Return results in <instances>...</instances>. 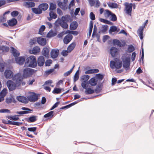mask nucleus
I'll return each mask as SVG.
<instances>
[{
	"label": "nucleus",
	"mask_w": 154,
	"mask_h": 154,
	"mask_svg": "<svg viewBox=\"0 0 154 154\" xmlns=\"http://www.w3.org/2000/svg\"><path fill=\"white\" fill-rule=\"evenodd\" d=\"M23 79V77L20 73L15 74L12 78V80L16 82L18 86L21 85Z\"/></svg>",
	"instance_id": "1"
},
{
	"label": "nucleus",
	"mask_w": 154,
	"mask_h": 154,
	"mask_svg": "<svg viewBox=\"0 0 154 154\" xmlns=\"http://www.w3.org/2000/svg\"><path fill=\"white\" fill-rule=\"evenodd\" d=\"M110 68L112 69L116 68V69H119L122 66V62L121 61H114L111 60L110 62Z\"/></svg>",
	"instance_id": "2"
},
{
	"label": "nucleus",
	"mask_w": 154,
	"mask_h": 154,
	"mask_svg": "<svg viewBox=\"0 0 154 154\" xmlns=\"http://www.w3.org/2000/svg\"><path fill=\"white\" fill-rule=\"evenodd\" d=\"M107 15V17H109L111 16L110 20L112 21H116L117 20V18L116 14L112 13L109 10L106 9L105 10L104 13V15L106 17Z\"/></svg>",
	"instance_id": "3"
},
{
	"label": "nucleus",
	"mask_w": 154,
	"mask_h": 154,
	"mask_svg": "<svg viewBox=\"0 0 154 154\" xmlns=\"http://www.w3.org/2000/svg\"><path fill=\"white\" fill-rule=\"evenodd\" d=\"M26 60L24 65V67L26 68L24 69L23 71V77L24 78L29 76V57L27 58Z\"/></svg>",
	"instance_id": "4"
},
{
	"label": "nucleus",
	"mask_w": 154,
	"mask_h": 154,
	"mask_svg": "<svg viewBox=\"0 0 154 154\" xmlns=\"http://www.w3.org/2000/svg\"><path fill=\"white\" fill-rule=\"evenodd\" d=\"M125 6L126 13L129 15L131 16L133 4L132 3H129L125 2L124 5Z\"/></svg>",
	"instance_id": "5"
},
{
	"label": "nucleus",
	"mask_w": 154,
	"mask_h": 154,
	"mask_svg": "<svg viewBox=\"0 0 154 154\" xmlns=\"http://www.w3.org/2000/svg\"><path fill=\"white\" fill-rule=\"evenodd\" d=\"M7 86L9 91H12L15 89L17 86L16 83H15L11 80H8L7 82Z\"/></svg>",
	"instance_id": "6"
},
{
	"label": "nucleus",
	"mask_w": 154,
	"mask_h": 154,
	"mask_svg": "<svg viewBox=\"0 0 154 154\" xmlns=\"http://www.w3.org/2000/svg\"><path fill=\"white\" fill-rule=\"evenodd\" d=\"M147 22L148 20H146L144 23V25L140 27L137 31V34L141 40H142L143 39V29L145 28V25L147 23Z\"/></svg>",
	"instance_id": "7"
},
{
	"label": "nucleus",
	"mask_w": 154,
	"mask_h": 154,
	"mask_svg": "<svg viewBox=\"0 0 154 154\" xmlns=\"http://www.w3.org/2000/svg\"><path fill=\"white\" fill-rule=\"evenodd\" d=\"M29 67L35 68L37 65L36 58L34 56H29Z\"/></svg>",
	"instance_id": "8"
},
{
	"label": "nucleus",
	"mask_w": 154,
	"mask_h": 154,
	"mask_svg": "<svg viewBox=\"0 0 154 154\" xmlns=\"http://www.w3.org/2000/svg\"><path fill=\"white\" fill-rule=\"evenodd\" d=\"M29 101L35 102L37 101L38 99L39 94H37L34 92L29 91Z\"/></svg>",
	"instance_id": "9"
},
{
	"label": "nucleus",
	"mask_w": 154,
	"mask_h": 154,
	"mask_svg": "<svg viewBox=\"0 0 154 154\" xmlns=\"http://www.w3.org/2000/svg\"><path fill=\"white\" fill-rule=\"evenodd\" d=\"M130 60L129 57L125 58L124 60L123 61V66L126 70L130 68Z\"/></svg>",
	"instance_id": "10"
},
{
	"label": "nucleus",
	"mask_w": 154,
	"mask_h": 154,
	"mask_svg": "<svg viewBox=\"0 0 154 154\" xmlns=\"http://www.w3.org/2000/svg\"><path fill=\"white\" fill-rule=\"evenodd\" d=\"M59 53V50L56 48H54L52 49L50 55L51 57L53 59L56 58L58 56Z\"/></svg>",
	"instance_id": "11"
},
{
	"label": "nucleus",
	"mask_w": 154,
	"mask_h": 154,
	"mask_svg": "<svg viewBox=\"0 0 154 154\" xmlns=\"http://www.w3.org/2000/svg\"><path fill=\"white\" fill-rule=\"evenodd\" d=\"M118 49L114 47H111L110 49V54L112 57H116L117 56L118 53Z\"/></svg>",
	"instance_id": "12"
},
{
	"label": "nucleus",
	"mask_w": 154,
	"mask_h": 154,
	"mask_svg": "<svg viewBox=\"0 0 154 154\" xmlns=\"http://www.w3.org/2000/svg\"><path fill=\"white\" fill-rule=\"evenodd\" d=\"M40 51V48L38 46H35L31 50L29 49V54H37Z\"/></svg>",
	"instance_id": "13"
},
{
	"label": "nucleus",
	"mask_w": 154,
	"mask_h": 154,
	"mask_svg": "<svg viewBox=\"0 0 154 154\" xmlns=\"http://www.w3.org/2000/svg\"><path fill=\"white\" fill-rule=\"evenodd\" d=\"M73 38L72 35L70 34H68L64 37L63 41L64 44H67L69 43Z\"/></svg>",
	"instance_id": "14"
},
{
	"label": "nucleus",
	"mask_w": 154,
	"mask_h": 154,
	"mask_svg": "<svg viewBox=\"0 0 154 154\" xmlns=\"http://www.w3.org/2000/svg\"><path fill=\"white\" fill-rule=\"evenodd\" d=\"M37 43L40 45L44 46L46 44V40L45 38L41 37L37 38Z\"/></svg>",
	"instance_id": "15"
},
{
	"label": "nucleus",
	"mask_w": 154,
	"mask_h": 154,
	"mask_svg": "<svg viewBox=\"0 0 154 154\" xmlns=\"http://www.w3.org/2000/svg\"><path fill=\"white\" fill-rule=\"evenodd\" d=\"M25 58L24 57H21L15 58V60L17 63L20 65H23L25 61Z\"/></svg>",
	"instance_id": "16"
},
{
	"label": "nucleus",
	"mask_w": 154,
	"mask_h": 154,
	"mask_svg": "<svg viewBox=\"0 0 154 154\" xmlns=\"http://www.w3.org/2000/svg\"><path fill=\"white\" fill-rule=\"evenodd\" d=\"M5 75L6 79H10L13 77V73L10 70H7L5 71Z\"/></svg>",
	"instance_id": "17"
},
{
	"label": "nucleus",
	"mask_w": 154,
	"mask_h": 154,
	"mask_svg": "<svg viewBox=\"0 0 154 154\" xmlns=\"http://www.w3.org/2000/svg\"><path fill=\"white\" fill-rule=\"evenodd\" d=\"M45 59L43 56H40L37 60V63L38 66H42L44 64Z\"/></svg>",
	"instance_id": "18"
},
{
	"label": "nucleus",
	"mask_w": 154,
	"mask_h": 154,
	"mask_svg": "<svg viewBox=\"0 0 154 154\" xmlns=\"http://www.w3.org/2000/svg\"><path fill=\"white\" fill-rule=\"evenodd\" d=\"M49 49L47 47H45L42 49V54L45 57L48 58L49 56Z\"/></svg>",
	"instance_id": "19"
},
{
	"label": "nucleus",
	"mask_w": 154,
	"mask_h": 154,
	"mask_svg": "<svg viewBox=\"0 0 154 154\" xmlns=\"http://www.w3.org/2000/svg\"><path fill=\"white\" fill-rule=\"evenodd\" d=\"M17 100L20 102L24 103H27L28 102V100L27 98L24 97L20 96H17Z\"/></svg>",
	"instance_id": "20"
},
{
	"label": "nucleus",
	"mask_w": 154,
	"mask_h": 154,
	"mask_svg": "<svg viewBox=\"0 0 154 154\" xmlns=\"http://www.w3.org/2000/svg\"><path fill=\"white\" fill-rule=\"evenodd\" d=\"M78 26V24L75 21L72 22L70 25V29L72 30H75L76 29Z\"/></svg>",
	"instance_id": "21"
},
{
	"label": "nucleus",
	"mask_w": 154,
	"mask_h": 154,
	"mask_svg": "<svg viewBox=\"0 0 154 154\" xmlns=\"http://www.w3.org/2000/svg\"><path fill=\"white\" fill-rule=\"evenodd\" d=\"M9 48L8 47L2 46L0 47V52L1 53L7 52L9 51Z\"/></svg>",
	"instance_id": "22"
},
{
	"label": "nucleus",
	"mask_w": 154,
	"mask_h": 154,
	"mask_svg": "<svg viewBox=\"0 0 154 154\" xmlns=\"http://www.w3.org/2000/svg\"><path fill=\"white\" fill-rule=\"evenodd\" d=\"M97 80H96L95 77H93L89 80V84L92 86L96 85L97 83Z\"/></svg>",
	"instance_id": "23"
},
{
	"label": "nucleus",
	"mask_w": 154,
	"mask_h": 154,
	"mask_svg": "<svg viewBox=\"0 0 154 154\" xmlns=\"http://www.w3.org/2000/svg\"><path fill=\"white\" fill-rule=\"evenodd\" d=\"M39 7L41 9L42 11V10L45 11L48 8V5L46 3H43L40 4L39 6Z\"/></svg>",
	"instance_id": "24"
},
{
	"label": "nucleus",
	"mask_w": 154,
	"mask_h": 154,
	"mask_svg": "<svg viewBox=\"0 0 154 154\" xmlns=\"http://www.w3.org/2000/svg\"><path fill=\"white\" fill-rule=\"evenodd\" d=\"M32 10L34 13L36 14H39L42 13V11L39 7L38 8H32Z\"/></svg>",
	"instance_id": "25"
},
{
	"label": "nucleus",
	"mask_w": 154,
	"mask_h": 154,
	"mask_svg": "<svg viewBox=\"0 0 154 154\" xmlns=\"http://www.w3.org/2000/svg\"><path fill=\"white\" fill-rule=\"evenodd\" d=\"M17 22L16 19L15 18H13L11 20H9L8 22V23L9 26H14L17 23Z\"/></svg>",
	"instance_id": "26"
},
{
	"label": "nucleus",
	"mask_w": 154,
	"mask_h": 154,
	"mask_svg": "<svg viewBox=\"0 0 154 154\" xmlns=\"http://www.w3.org/2000/svg\"><path fill=\"white\" fill-rule=\"evenodd\" d=\"M11 49L12 51V54L15 57H18L20 55V53L14 47H11Z\"/></svg>",
	"instance_id": "27"
},
{
	"label": "nucleus",
	"mask_w": 154,
	"mask_h": 154,
	"mask_svg": "<svg viewBox=\"0 0 154 154\" xmlns=\"http://www.w3.org/2000/svg\"><path fill=\"white\" fill-rule=\"evenodd\" d=\"M75 43L74 42H72L68 46L67 48V50H68L69 53L70 52L72 51L73 50L75 47Z\"/></svg>",
	"instance_id": "28"
},
{
	"label": "nucleus",
	"mask_w": 154,
	"mask_h": 154,
	"mask_svg": "<svg viewBox=\"0 0 154 154\" xmlns=\"http://www.w3.org/2000/svg\"><path fill=\"white\" fill-rule=\"evenodd\" d=\"M67 22L62 20V21L59 22L58 23L60 24V26L64 29H66L68 28V25Z\"/></svg>",
	"instance_id": "29"
},
{
	"label": "nucleus",
	"mask_w": 154,
	"mask_h": 154,
	"mask_svg": "<svg viewBox=\"0 0 154 154\" xmlns=\"http://www.w3.org/2000/svg\"><path fill=\"white\" fill-rule=\"evenodd\" d=\"M113 44L114 45H117L120 47L124 46L122 45L121 42L118 39H114L113 40Z\"/></svg>",
	"instance_id": "30"
},
{
	"label": "nucleus",
	"mask_w": 154,
	"mask_h": 154,
	"mask_svg": "<svg viewBox=\"0 0 154 154\" xmlns=\"http://www.w3.org/2000/svg\"><path fill=\"white\" fill-rule=\"evenodd\" d=\"M71 19L70 16L69 15H66L61 17L62 20L66 22H68Z\"/></svg>",
	"instance_id": "31"
},
{
	"label": "nucleus",
	"mask_w": 154,
	"mask_h": 154,
	"mask_svg": "<svg viewBox=\"0 0 154 154\" xmlns=\"http://www.w3.org/2000/svg\"><path fill=\"white\" fill-rule=\"evenodd\" d=\"M102 83H102L98 85L97 86L96 89L94 91L96 93H100L102 90L101 86H102Z\"/></svg>",
	"instance_id": "32"
},
{
	"label": "nucleus",
	"mask_w": 154,
	"mask_h": 154,
	"mask_svg": "<svg viewBox=\"0 0 154 154\" xmlns=\"http://www.w3.org/2000/svg\"><path fill=\"white\" fill-rule=\"evenodd\" d=\"M58 5L61 9L64 10L67 9V7H66V5H63L62 2L59 1H58Z\"/></svg>",
	"instance_id": "33"
},
{
	"label": "nucleus",
	"mask_w": 154,
	"mask_h": 154,
	"mask_svg": "<svg viewBox=\"0 0 154 154\" xmlns=\"http://www.w3.org/2000/svg\"><path fill=\"white\" fill-rule=\"evenodd\" d=\"M56 35V33L51 30L47 34V37L48 38H51L55 36Z\"/></svg>",
	"instance_id": "34"
},
{
	"label": "nucleus",
	"mask_w": 154,
	"mask_h": 154,
	"mask_svg": "<svg viewBox=\"0 0 154 154\" xmlns=\"http://www.w3.org/2000/svg\"><path fill=\"white\" fill-rule=\"evenodd\" d=\"M104 78V75L100 73L96 74V80H99V81H102Z\"/></svg>",
	"instance_id": "35"
},
{
	"label": "nucleus",
	"mask_w": 154,
	"mask_h": 154,
	"mask_svg": "<svg viewBox=\"0 0 154 154\" xmlns=\"http://www.w3.org/2000/svg\"><path fill=\"white\" fill-rule=\"evenodd\" d=\"M108 5L109 7L112 8H117L118 7L117 4L116 3H108Z\"/></svg>",
	"instance_id": "36"
},
{
	"label": "nucleus",
	"mask_w": 154,
	"mask_h": 154,
	"mask_svg": "<svg viewBox=\"0 0 154 154\" xmlns=\"http://www.w3.org/2000/svg\"><path fill=\"white\" fill-rule=\"evenodd\" d=\"M54 111H51L48 112V113L45 114L44 116V117L45 118L50 117L52 118L54 116L53 115Z\"/></svg>",
	"instance_id": "37"
},
{
	"label": "nucleus",
	"mask_w": 154,
	"mask_h": 154,
	"mask_svg": "<svg viewBox=\"0 0 154 154\" xmlns=\"http://www.w3.org/2000/svg\"><path fill=\"white\" fill-rule=\"evenodd\" d=\"M50 19H56L57 17V15L55 13H54L53 11H50L49 12Z\"/></svg>",
	"instance_id": "38"
},
{
	"label": "nucleus",
	"mask_w": 154,
	"mask_h": 154,
	"mask_svg": "<svg viewBox=\"0 0 154 154\" xmlns=\"http://www.w3.org/2000/svg\"><path fill=\"white\" fill-rule=\"evenodd\" d=\"M97 28L96 25H94V28L93 29V33L92 35V37L94 38L95 37V36L97 34H98L97 33Z\"/></svg>",
	"instance_id": "39"
},
{
	"label": "nucleus",
	"mask_w": 154,
	"mask_h": 154,
	"mask_svg": "<svg viewBox=\"0 0 154 154\" xmlns=\"http://www.w3.org/2000/svg\"><path fill=\"white\" fill-rule=\"evenodd\" d=\"M56 5L55 4L53 3H51L50 4V7L49 10L50 11H52L53 10L56 9Z\"/></svg>",
	"instance_id": "40"
},
{
	"label": "nucleus",
	"mask_w": 154,
	"mask_h": 154,
	"mask_svg": "<svg viewBox=\"0 0 154 154\" xmlns=\"http://www.w3.org/2000/svg\"><path fill=\"white\" fill-rule=\"evenodd\" d=\"M37 37L30 39L29 40V44L31 45L36 44L37 42Z\"/></svg>",
	"instance_id": "41"
},
{
	"label": "nucleus",
	"mask_w": 154,
	"mask_h": 154,
	"mask_svg": "<svg viewBox=\"0 0 154 154\" xmlns=\"http://www.w3.org/2000/svg\"><path fill=\"white\" fill-rule=\"evenodd\" d=\"M117 29H118V28L116 26H112L110 27L109 30V33H111L112 32L116 31Z\"/></svg>",
	"instance_id": "42"
},
{
	"label": "nucleus",
	"mask_w": 154,
	"mask_h": 154,
	"mask_svg": "<svg viewBox=\"0 0 154 154\" xmlns=\"http://www.w3.org/2000/svg\"><path fill=\"white\" fill-rule=\"evenodd\" d=\"M94 90L91 89V88H87V89H86L85 93L86 94H92L94 92Z\"/></svg>",
	"instance_id": "43"
},
{
	"label": "nucleus",
	"mask_w": 154,
	"mask_h": 154,
	"mask_svg": "<svg viewBox=\"0 0 154 154\" xmlns=\"http://www.w3.org/2000/svg\"><path fill=\"white\" fill-rule=\"evenodd\" d=\"M61 91L62 89L60 88H55L52 92L54 94H59L61 92Z\"/></svg>",
	"instance_id": "44"
},
{
	"label": "nucleus",
	"mask_w": 154,
	"mask_h": 154,
	"mask_svg": "<svg viewBox=\"0 0 154 154\" xmlns=\"http://www.w3.org/2000/svg\"><path fill=\"white\" fill-rule=\"evenodd\" d=\"M7 91L8 90L6 88L3 89L0 93V96L5 97L7 93Z\"/></svg>",
	"instance_id": "45"
},
{
	"label": "nucleus",
	"mask_w": 154,
	"mask_h": 154,
	"mask_svg": "<svg viewBox=\"0 0 154 154\" xmlns=\"http://www.w3.org/2000/svg\"><path fill=\"white\" fill-rule=\"evenodd\" d=\"M37 116H32L29 117V122H33L37 120Z\"/></svg>",
	"instance_id": "46"
},
{
	"label": "nucleus",
	"mask_w": 154,
	"mask_h": 154,
	"mask_svg": "<svg viewBox=\"0 0 154 154\" xmlns=\"http://www.w3.org/2000/svg\"><path fill=\"white\" fill-rule=\"evenodd\" d=\"M37 128L36 127H29V132H33L34 134L37 135L38 133L36 132Z\"/></svg>",
	"instance_id": "47"
},
{
	"label": "nucleus",
	"mask_w": 154,
	"mask_h": 154,
	"mask_svg": "<svg viewBox=\"0 0 154 154\" xmlns=\"http://www.w3.org/2000/svg\"><path fill=\"white\" fill-rule=\"evenodd\" d=\"M74 67L75 65H74L72 68L69 71L65 72L63 74L64 76L65 77H66L68 76L72 72V70Z\"/></svg>",
	"instance_id": "48"
},
{
	"label": "nucleus",
	"mask_w": 154,
	"mask_h": 154,
	"mask_svg": "<svg viewBox=\"0 0 154 154\" xmlns=\"http://www.w3.org/2000/svg\"><path fill=\"white\" fill-rule=\"evenodd\" d=\"M135 50V48L132 45H129L128 48V51L129 52H131Z\"/></svg>",
	"instance_id": "49"
},
{
	"label": "nucleus",
	"mask_w": 154,
	"mask_h": 154,
	"mask_svg": "<svg viewBox=\"0 0 154 154\" xmlns=\"http://www.w3.org/2000/svg\"><path fill=\"white\" fill-rule=\"evenodd\" d=\"M45 25H42L39 30V34L41 35H42V32L45 30Z\"/></svg>",
	"instance_id": "50"
},
{
	"label": "nucleus",
	"mask_w": 154,
	"mask_h": 154,
	"mask_svg": "<svg viewBox=\"0 0 154 154\" xmlns=\"http://www.w3.org/2000/svg\"><path fill=\"white\" fill-rule=\"evenodd\" d=\"M54 71V69H51L46 70L45 72V74L47 75H48L50 74L53 72Z\"/></svg>",
	"instance_id": "51"
},
{
	"label": "nucleus",
	"mask_w": 154,
	"mask_h": 154,
	"mask_svg": "<svg viewBox=\"0 0 154 154\" xmlns=\"http://www.w3.org/2000/svg\"><path fill=\"white\" fill-rule=\"evenodd\" d=\"M89 81H87L86 82V83H83V82H82L81 84V86L84 89H87V88L88 87V84H89Z\"/></svg>",
	"instance_id": "52"
},
{
	"label": "nucleus",
	"mask_w": 154,
	"mask_h": 154,
	"mask_svg": "<svg viewBox=\"0 0 154 154\" xmlns=\"http://www.w3.org/2000/svg\"><path fill=\"white\" fill-rule=\"evenodd\" d=\"M11 14L13 17H14L19 15V12L17 11H14L11 12Z\"/></svg>",
	"instance_id": "53"
},
{
	"label": "nucleus",
	"mask_w": 154,
	"mask_h": 154,
	"mask_svg": "<svg viewBox=\"0 0 154 154\" xmlns=\"http://www.w3.org/2000/svg\"><path fill=\"white\" fill-rule=\"evenodd\" d=\"M60 101H58L56 102L53 106H52L51 108L50 109V110H52L53 109H54L57 107L58 105L60 104Z\"/></svg>",
	"instance_id": "54"
},
{
	"label": "nucleus",
	"mask_w": 154,
	"mask_h": 154,
	"mask_svg": "<svg viewBox=\"0 0 154 154\" xmlns=\"http://www.w3.org/2000/svg\"><path fill=\"white\" fill-rule=\"evenodd\" d=\"M10 113L11 111L10 110L7 109H0V113Z\"/></svg>",
	"instance_id": "55"
},
{
	"label": "nucleus",
	"mask_w": 154,
	"mask_h": 154,
	"mask_svg": "<svg viewBox=\"0 0 154 154\" xmlns=\"http://www.w3.org/2000/svg\"><path fill=\"white\" fill-rule=\"evenodd\" d=\"M90 17L91 20H94L95 19V15L93 12H91L90 14Z\"/></svg>",
	"instance_id": "56"
},
{
	"label": "nucleus",
	"mask_w": 154,
	"mask_h": 154,
	"mask_svg": "<svg viewBox=\"0 0 154 154\" xmlns=\"http://www.w3.org/2000/svg\"><path fill=\"white\" fill-rule=\"evenodd\" d=\"M52 60H48L45 61V66H49L50 64L52 63Z\"/></svg>",
	"instance_id": "57"
},
{
	"label": "nucleus",
	"mask_w": 154,
	"mask_h": 154,
	"mask_svg": "<svg viewBox=\"0 0 154 154\" xmlns=\"http://www.w3.org/2000/svg\"><path fill=\"white\" fill-rule=\"evenodd\" d=\"M89 78V76L88 75H84L82 77V79L83 80H88Z\"/></svg>",
	"instance_id": "58"
},
{
	"label": "nucleus",
	"mask_w": 154,
	"mask_h": 154,
	"mask_svg": "<svg viewBox=\"0 0 154 154\" xmlns=\"http://www.w3.org/2000/svg\"><path fill=\"white\" fill-rule=\"evenodd\" d=\"M68 53H69V52L68 50H63L61 54L63 56H66L68 54Z\"/></svg>",
	"instance_id": "59"
},
{
	"label": "nucleus",
	"mask_w": 154,
	"mask_h": 154,
	"mask_svg": "<svg viewBox=\"0 0 154 154\" xmlns=\"http://www.w3.org/2000/svg\"><path fill=\"white\" fill-rule=\"evenodd\" d=\"M102 27L103 29H102V31L103 32H106L108 29V26L107 25H104Z\"/></svg>",
	"instance_id": "60"
},
{
	"label": "nucleus",
	"mask_w": 154,
	"mask_h": 154,
	"mask_svg": "<svg viewBox=\"0 0 154 154\" xmlns=\"http://www.w3.org/2000/svg\"><path fill=\"white\" fill-rule=\"evenodd\" d=\"M75 5L74 4V0H72L70 3L69 4L68 6V8L70 10H71V6H73Z\"/></svg>",
	"instance_id": "61"
},
{
	"label": "nucleus",
	"mask_w": 154,
	"mask_h": 154,
	"mask_svg": "<svg viewBox=\"0 0 154 154\" xmlns=\"http://www.w3.org/2000/svg\"><path fill=\"white\" fill-rule=\"evenodd\" d=\"M88 1L91 7L94 6L95 4V1L94 0H88Z\"/></svg>",
	"instance_id": "62"
},
{
	"label": "nucleus",
	"mask_w": 154,
	"mask_h": 154,
	"mask_svg": "<svg viewBox=\"0 0 154 154\" xmlns=\"http://www.w3.org/2000/svg\"><path fill=\"white\" fill-rule=\"evenodd\" d=\"M4 65L2 63H0V71L3 72L4 70Z\"/></svg>",
	"instance_id": "63"
},
{
	"label": "nucleus",
	"mask_w": 154,
	"mask_h": 154,
	"mask_svg": "<svg viewBox=\"0 0 154 154\" xmlns=\"http://www.w3.org/2000/svg\"><path fill=\"white\" fill-rule=\"evenodd\" d=\"M28 112L27 111H21L20 112H17V113L20 114L21 115H22L24 114H26L28 113Z\"/></svg>",
	"instance_id": "64"
}]
</instances>
